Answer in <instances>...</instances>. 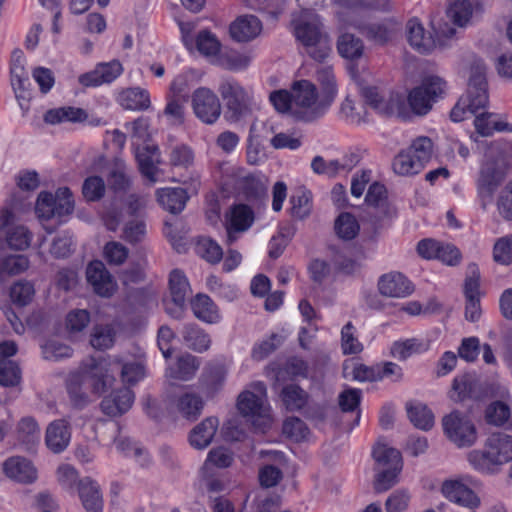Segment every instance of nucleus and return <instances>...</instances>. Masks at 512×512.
I'll use <instances>...</instances> for the list:
<instances>
[{
	"label": "nucleus",
	"mask_w": 512,
	"mask_h": 512,
	"mask_svg": "<svg viewBox=\"0 0 512 512\" xmlns=\"http://www.w3.org/2000/svg\"><path fill=\"white\" fill-rule=\"evenodd\" d=\"M512 460V436L497 432L485 441L482 450L468 453L469 463L482 473H495L499 467Z\"/></svg>",
	"instance_id": "nucleus-1"
},
{
	"label": "nucleus",
	"mask_w": 512,
	"mask_h": 512,
	"mask_svg": "<svg viewBox=\"0 0 512 512\" xmlns=\"http://www.w3.org/2000/svg\"><path fill=\"white\" fill-rule=\"evenodd\" d=\"M297 40L305 47L307 54L315 61L323 62L331 53V40L322 31V23L318 15L306 9L303 16L294 21Z\"/></svg>",
	"instance_id": "nucleus-2"
},
{
	"label": "nucleus",
	"mask_w": 512,
	"mask_h": 512,
	"mask_svg": "<svg viewBox=\"0 0 512 512\" xmlns=\"http://www.w3.org/2000/svg\"><path fill=\"white\" fill-rule=\"evenodd\" d=\"M488 103V91L486 81V67L481 62H476L471 67V74L468 83L467 94L461 97L450 112L451 120L460 122L473 115Z\"/></svg>",
	"instance_id": "nucleus-3"
},
{
	"label": "nucleus",
	"mask_w": 512,
	"mask_h": 512,
	"mask_svg": "<svg viewBox=\"0 0 512 512\" xmlns=\"http://www.w3.org/2000/svg\"><path fill=\"white\" fill-rule=\"evenodd\" d=\"M292 116L299 121L313 122L322 117L329 108V102L318 100L317 89L308 80H300L292 86Z\"/></svg>",
	"instance_id": "nucleus-4"
},
{
	"label": "nucleus",
	"mask_w": 512,
	"mask_h": 512,
	"mask_svg": "<svg viewBox=\"0 0 512 512\" xmlns=\"http://www.w3.org/2000/svg\"><path fill=\"white\" fill-rule=\"evenodd\" d=\"M472 15V5L468 0H455L447 8L445 16L432 21L434 33L442 48L448 47L457 33V27H464Z\"/></svg>",
	"instance_id": "nucleus-5"
},
{
	"label": "nucleus",
	"mask_w": 512,
	"mask_h": 512,
	"mask_svg": "<svg viewBox=\"0 0 512 512\" xmlns=\"http://www.w3.org/2000/svg\"><path fill=\"white\" fill-rule=\"evenodd\" d=\"M73 211L74 200L67 187L59 188L55 195L41 192L35 206L37 217L42 222L57 219L56 226L62 222L61 218L72 214Z\"/></svg>",
	"instance_id": "nucleus-6"
},
{
	"label": "nucleus",
	"mask_w": 512,
	"mask_h": 512,
	"mask_svg": "<svg viewBox=\"0 0 512 512\" xmlns=\"http://www.w3.org/2000/svg\"><path fill=\"white\" fill-rule=\"evenodd\" d=\"M252 388L254 391L240 393L237 407L243 416L255 418L253 424L264 431L271 421L266 403V386L263 382H256L252 384Z\"/></svg>",
	"instance_id": "nucleus-7"
},
{
	"label": "nucleus",
	"mask_w": 512,
	"mask_h": 512,
	"mask_svg": "<svg viewBox=\"0 0 512 512\" xmlns=\"http://www.w3.org/2000/svg\"><path fill=\"white\" fill-rule=\"evenodd\" d=\"M222 99L226 102V118L230 123H237L250 114V96L235 79H224L218 87Z\"/></svg>",
	"instance_id": "nucleus-8"
},
{
	"label": "nucleus",
	"mask_w": 512,
	"mask_h": 512,
	"mask_svg": "<svg viewBox=\"0 0 512 512\" xmlns=\"http://www.w3.org/2000/svg\"><path fill=\"white\" fill-rule=\"evenodd\" d=\"M446 82L439 76H427L420 86L412 89L408 95L411 110L417 115L427 114L432 103L445 93Z\"/></svg>",
	"instance_id": "nucleus-9"
},
{
	"label": "nucleus",
	"mask_w": 512,
	"mask_h": 512,
	"mask_svg": "<svg viewBox=\"0 0 512 512\" xmlns=\"http://www.w3.org/2000/svg\"><path fill=\"white\" fill-rule=\"evenodd\" d=\"M442 426L448 439L458 447H470L477 440L475 425L459 411H452L444 416Z\"/></svg>",
	"instance_id": "nucleus-10"
},
{
	"label": "nucleus",
	"mask_w": 512,
	"mask_h": 512,
	"mask_svg": "<svg viewBox=\"0 0 512 512\" xmlns=\"http://www.w3.org/2000/svg\"><path fill=\"white\" fill-rule=\"evenodd\" d=\"M115 363L116 360L108 361L105 358H91L82 365L80 372L93 394L100 396L114 384L115 378L110 371V367L114 366Z\"/></svg>",
	"instance_id": "nucleus-11"
},
{
	"label": "nucleus",
	"mask_w": 512,
	"mask_h": 512,
	"mask_svg": "<svg viewBox=\"0 0 512 512\" xmlns=\"http://www.w3.org/2000/svg\"><path fill=\"white\" fill-rule=\"evenodd\" d=\"M506 177L505 165L496 159H487L481 165L477 179V192L482 199L483 208L486 207V200L490 202L494 193Z\"/></svg>",
	"instance_id": "nucleus-12"
},
{
	"label": "nucleus",
	"mask_w": 512,
	"mask_h": 512,
	"mask_svg": "<svg viewBox=\"0 0 512 512\" xmlns=\"http://www.w3.org/2000/svg\"><path fill=\"white\" fill-rule=\"evenodd\" d=\"M191 105L195 116L204 124H214L222 113L218 96L206 87H199L192 93Z\"/></svg>",
	"instance_id": "nucleus-13"
},
{
	"label": "nucleus",
	"mask_w": 512,
	"mask_h": 512,
	"mask_svg": "<svg viewBox=\"0 0 512 512\" xmlns=\"http://www.w3.org/2000/svg\"><path fill=\"white\" fill-rule=\"evenodd\" d=\"M358 29L369 41L383 46L393 42L401 33L402 21L397 17H388L379 22L359 25Z\"/></svg>",
	"instance_id": "nucleus-14"
},
{
	"label": "nucleus",
	"mask_w": 512,
	"mask_h": 512,
	"mask_svg": "<svg viewBox=\"0 0 512 512\" xmlns=\"http://www.w3.org/2000/svg\"><path fill=\"white\" fill-rule=\"evenodd\" d=\"M361 94L366 104L380 114L391 115L401 112V98L397 94L393 95L377 86H364L361 89Z\"/></svg>",
	"instance_id": "nucleus-15"
},
{
	"label": "nucleus",
	"mask_w": 512,
	"mask_h": 512,
	"mask_svg": "<svg viewBox=\"0 0 512 512\" xmlns=\"http://www.w3.org/2000/svg\"><path fill=\"white\" fill-rule=\"evenodd\" d=\"M8 228L6 240L11 249L24 250L29 247L32 234L24 225L16 224V216L9 208L0 211V230Z\"/></svg>",
	"instance_id": "nucleus-16"
},
{
	"label": "nucleus",
	"mask_w": 512,
	"mask_h": 512,
	"mask_svg": "<svg viewBox=\"0 0 512 512\" xmlns=\"http://www.w3.org/2000/svg\"><path fill=\"white\" fill-rule=\"evenodd\" d=\"M86 278L94 292L101 297H111L117 289L116 281L101 261L95 260L88 264Z\"/></svg>",
	"instance_id": "nucleus-17"
},
{
	"label": "nucleus",
	"mask_w": 512,
	"mask_h": 512,
	"mask_svg": "<svg viewBox=\"0 0 512 512\" xmlns=\"http://www.w3.org/2000/svg\"><path fill=\"white\" fill-rule=\"evenodd\" d=\"M406 36L409 45L421 54L432 52L436 47H440L438 37L435 38L426 32L423 24L417 19L412 18L406 23Z\"/></svg>",
	"instance_id": "nucleus-18"
},
{
	"label": "nucleus",
	"mask_w": 512,
	"mask_h": 512,
	"mask_svg": "<svg viewBox=\"0 0 512 512\" xmlns=\"http://www.w3.org/2000/svg\"><path fill=\"white\" fill-rule=\"evenodd\" d=\"M134 398L133 391L123 387L105 396L100 403V409L109 417H119L132 407Z\"/></svg>",
	"instance_id": "nucleus-19"
},
{
	"label": "nucleus",
	"mask_w": 512,
	"mask_h": 512,
	"mask_svg": "<svg viewBox=\"0 0 512 512\" xmlns=\"http://www.w3.org/2000/svg\"><path fill=\"white\" fill-rule=\"evenodd\" d=\"M253 221V211L247 205L238 204L231 207L225 221L228 242L233 243L236 240L235 233L248 230Z\"/></svg>",
	"instance_id": "nucleus-20"
},
{
	"label": "nucleus",
	"mask_w": 512,
	"mask_h": 512,
	"mask_svg": "<svg viewBox=\"0 0 512 512\" xmlns=\"http://www.w3.org/2000/svg\"><path fill=\"white\" fill-rule=\"evenodd\" d=\"M442 494L451 502L474 509L480 505V498L459 480H446L441 487Z\"/></svg>",
	"instance_id": "nucleus-21"
},
{
	"label": "nucleus",
	"mask_w": 512,
	"mask_h": 512,
	"mask_svg": "<svg viewBox=\"0 0 512 512\" xmlns=\"http://www.w3.org/2000/svg\"><path fill=\"white\" fill-rule=\"evenodd\" d=\"M3 471L8 478L24 484L33 483L37 479L36 468L22 456H12L5 460Z\"/></svg>",
	"instance_id": "nucleus-22"
},
{
	"label": "nucleus",
	"mask_w": 512,
	"mask_h": 512,
	"mask_svg": "<svg viewBox=\"0 0 512 512\" xmlns=\"http://www.w3.org/2000/svg\"><path fill=\"white\" fill-rule=\"evenodd\" d=\"M122 71V65L117 60H113L108 63H101L98 64L93 71L82 74L79 77V82L83 86L87 87L111 83L122 73Z\"/></svg>",
	"instance_id": "nucleus-23"
},
{
	"label": "nucleus",
	"mask_w": 512,
	"mask_h": 512,
	"mask_svg": "<svg viewBox=\"0 0 512 512\" xmlns=\"http://www.w3.org/2000/svg\"><path fill=\"white\" fill-rule=\"evenodd\" d=\"M378 288L382 295L395 298L407 297L414 290L411 282L399 272L383 275L378 282Z\"/></svg>",
	"instance_id": "nucleus-24"
},
{
	"label": "nucleus",
	"mask_w": 512,
	"mask_h": 512,
	"mask_svg": "<svg viewBox=\"0 0 512 512\" xmlns=\"http://www.w3.org/2000/svg\"><path fill=\"white\" fill-rule=\"evenodd\" d=\"M71 428L65 419H58L51 422L45 434V442L47 447L54 453L64 451L70 443Z\"/></svg>",
	"instance_id": "nucleus-25"
},
{
	"label": "nucleus",
	"mask_w": 512,
	"mask_h": 512,
	"mask_svg": "<svg viewBox=\"0 0 512 512\" xmlns=\"http://www.w3.org/2000/svg\"><path fill=\"white\" fill-rule=\"evenodd\" d=\"M135 156L138 162L141 174L152 183L156 182L157 165L160 164V152L157 146L146 144L143 147H137Z\"/></svg>",
	"instance_id": "nucleus-26"
},
{
	"label": "nucleus",
	"mask_w": 512,
	"mask_h": 512,
	"mask_svg": "<svg viewBox=\"0 0 512 512\" xmlns=\"http://www.w3.org/2000/svg\"><path fill=\"white\" fill-rule=\"evenodd\" d=\"M229 31L231 37L237 42H248L261 33L262 23L254 15H243L230 25Z\"/></svg>",
	"instance_id": "nucleus-27"
},
{
	"label": "nucleus",
	"mask_w": 512,
	"mask_h": 512,
	"mask_svg": "<svg viewBox=\"0 0 512 512\" xmlns=\"http://www.w3.org/2000/svg\"><path fill=\"white\" fill-rule=\"evenodd\" d=\"M217 417H207L197 424L189 433V443L195 449L203 450L208 447L218 430Z\"/></svg>",
	"instance_id": "nucleus-28"
},
{
	"label": "nucleus",
	"mask_w": 512,
	"mask_h": 512,
	"mask_svg": "<svg viewBox=\"0 0 512 512\" xmlns=\"http://www.w3.org/2000/svg\"><path fill=\"white\" fill-rule=\"evenodd\" d=\"M169 290L172 303L176 305L175 317L179 319L183 313L186 297L190 293L189 282L181 270L174 269L171 271L169 276Z\"/></svg>",
	"instance_id": "nucleus-29"
},
{
	"label": "nucleus",
	"mask_w": 512,
	"mask_h": 512,
	"mask_svg": "<svg viewBox=\"0 0 512 512\" xmlns=\"http://www.w3.org/2000/svg\"><path fill=\"white\" fill-rule=\"evenodd\" d=\"M78 493L87 512H102L103 498L99 485L89 477L78 481Z\"/></svg>",
	"instance_id": "nucleus-30"
},
{
	"label": "nucleus",
	"mask_w": 512,
	"mask_h": 512,
	"mask_svg": "<svg viewBox=\"0 0 512 512\" xmlns=\"http://www.w3.org/2000/svg\"><path fill=\"white\" fill-rule=\"evenodd\" d=\"M159 204L172 214L181 212L188 200L186 191L182 188H161L156 191Z\"/></svg>",
	"instance_id": "nucleus-31"
},
{
	"label": "nucleus",
	"mask_w": 512,
	"mask_h": 512,
	"mask_svg": "<svg viewBox=\"0 0 512 512\" xmlns=\"http://www.w3.org/2000/svg\"><path fill=\"white\" fill-rule=\"evenodd\" d=\"M199 367L198 359L186 353L178 357L176 363L167 369L166 376L171 379L188 381L194 377Z\"/></svg>",
	"instance_id": "nucleus-32"
},
{
	"label": "nucleus",
	"mask_w": 512,
	"mask_h": 512,
	"mask_svg": "<svg viewBox=\"0 0 512 512\" xmlns=\"http://www.w3.org/2000/svg\"><path fill=\"white\" fill-rule=\"evenodd\" d=\"M203 408L204 401L202 397L196 393H184L176 400V410L178 414L189 421L197 420L202 414Z\"/></svg>",
	"instance_id": "nucleus-33"
},
{
	"label": "nucleus",
	"mask_w": 512,
	"mask_h": 512,
	"mask_svg": "<svg viewBox=\"0 0 512 512\" xmlns=\"http://www.w3.org/2000/svg\"><path fill=\"white\" fill-rule=\"evenodd\" d=\"M120 105L127 110H146L150 107L149 93L140 88H128L119 95Z\"/></svg>",
	"instance_id": "nucleus-34"
},
{
	"label": "nucleus",
	"mask_w": 512,
	"mask_h": 512,
	"mask_svg": "<svg viewBox=\"0 0 512 512\" xmlns=\"http://www.w3.org/2000/svg\"><path fill=\"white\" fill-rule=\"evenodd\" d=\"M87 118L88 115L85 110L71 106L50 109L44 114V121L52 125L66 121L83 122Z\"/></svg>",
	"instance_id": "nucleus-35"
},
{
	"label": "nucleus",
	"mask_w": 512,
	"mask_h": 512,
	"mask_svg": "<svg viewBox=\"0 0 512 512\" xmlns=\"http://www.w3.org/2000/svg\"><path fill=\"white\" fill-rule=\"evenodd\" d=\"M116 341V329L112 324H96L90 333V344L96 350H107Z\"/></svg>",
	"instance_id": "nucleus-36"
},
{
	"label": "nucleus",
	"mask_w": 512,
	"mask_h": 512,
	"mask_svg": "<svg viewBox=\"0 0 512 512\" xmlns=\"http://www.w3.org/2000/svg\"><path fill=\"white\" fill-rule=\"evenodd\" d=\"M182 337L185 345L196 352L206 351L210 347L209 335L196 324H186L182 330Z\"/></svg>",
	"instance_id": "nucleus-37"
},
{
	"label": "nucleus",
	"mask_w": 512,
	"mask_h": 512,
	"mask_svg": "<svg viewBox=\"0 0 512 512\" xmlns=\"http://www.w3.org/2000/svg\"><path fill=\"white\" fill-rule=\"evenodd\" d=\"M224 380L225 372L221 367L209 366L200 377V388L207 397H213L221 389Z\"/></svg>",
	"instance_id": "nucleus-38"
},
{
	"label": "nucleus",
	"mask_w": 512,
	"mask_h": 512,
	"mask_svg": "<svg viewBox=\"0 0 512 512\" xmlns=\"http://www.w3.org/2000/svg\"><path fill=\"white\" fill-rule=\"evenodd\" d=\"M337 50L343 58L356 60L364 53V43L354 34L342 33L337 39Z\"/></svg>",
	"instance_id": "nucleus-39"
},
{
	"label": "nucleus",
	"mask_w": 512,
	"mask_h": 512,
	"mask_svg": "<svg viewBox=\"0 0 512 512\" xmlns=\"http://www.w3.org/2000/svg\"><path fill=\"white\" fill-rule=\"evenodd\" d=\"M16 433L17 439L26 445L27 449H31L40 441V428L33 417H23L17 424Z\"/></svg>",
	"instance_id": "nucleus-40"
},
{
	"label": "nucleus",
	"mask_w": 512,
	"mask_h": 512,
	"mask_svg": "<svg viewBox=\"0 0 512 512\" xmlns=\"http://www.w3.org/2000/svg\"><path fill=\"white\" fill-rule=\"evenodd\" d=\"M86 381L80 371L69 375L66 381L67 392L74 407L83 408L89 402L88 394L83 390Z\"/></svg>",
	"instance_id": "nucleus-41"
},
{
	"label": "nucleus",
	"mask_w": 512,
	"mask_h": 512,
	"mask_svg": "<svg viewBox=\"0 0 512 512\" xmlns=\"http://www.w3.org/2000/svg\"><path fill=\"white\" fill-rule=\"evenodd\" d=\"M392 167L398 175L412 176L418 174L425 166L406 149L395 156Z\"/></svg>",
	"instance_id": "nucleus-42"
},
{
	"label": "nucleus",
	"mask_w": 512,
	"mask_h": 512,
	"mask_svg": "<svg viewBox=\"0 0 512 512\" xmlns=\"http://www.w3.org/2000/svg\"><path fill=\"white\" fill-rule=\"evenodd\" d=\"M191 308L196 318L207 323L218 320V310L213 301L203 294H198L191 302Z\"/></svg>",
	"instance_id": "nucleus-43"
},
{
	"label": "nucleus",
	"mask_w": 512,
	"mask_h": 512,
	"mask_svg": "<svg viewBox=\"0 0 512 512\" xmlns=\"http://www.w3.org/2000/svg\"><path fill=\"white\" fill-rule=\"evenodd\" d=\"M428 347L427 342L417 338H410L396 341L391 347V354L399 360H406L414 354L427 351Z\"/></svg>",
	"instance_id": "nucleus-44"
},
{
	"label": "nucleus",
	"mask_w": 512,
	"mask_h": 512,
	"mask_svg": "<svg viewBox=\"0 0 512 512\" xmlns=\"http://www.w3.org/2000/svg\"><path fill=\"white\" fill-rule=\"evenodd\" d=\"M29 267V260L24 255H11L0 259V281L18 275Z\"/></svg>",
	"instance_id": "nucleus-45"
},
{
	"label": "nucleus",
	"mask_w": 512,
	"mask_h": 512,
	"mask_svg": "<svg viewBox=\"0 0 512 512\" xmlns=\"http://www.w3.org/2000/svg\"><path fill=\"white\" fill-rule=\"evenodd\" d=\"M281 398L288 410L297 411L307 404L308 394L300 386L289 384L283 387Z\"/></svg>",
	"instance_id": "nucleus-46"
},
{
	"label": "nucleus",
	"mask_w": 512,
	"mask_h": 512,
	"mask_svg": "<svg viewBox=\"0 0 512 512\" xmlns=\"http://www.w3.org/2000/svg\"><path fill=\"white\" fill-rule=\"evenodd\" d=\"M290 212L294 218L305 219L312 211V194L310 191L300 189L290 197Z\"/></svg>",
	"instance_id": "nucleus-47"
},
{
	"label": "nucleus",
	"mask_w": 512,
	"mask_h": 512,
	"mask_svg": "<svg viewBox=\"0 0 512 512\" xmlns=\"http://www.w3.org/2000/svg\"><path fill=\"white\" fill-rule=\"evenodd\" d=\"M334 229L339 238L348 241L358 235L360 226L354 215L343 212L336 218Z\"/></svg>",
	"instance_id": "nucleus-48"
},
{
	"label": "nucleus",
	"mask_w": 512,
	"mask_h": 512,
	"mask_svg": "<svg viewBox=\"0 0 512 512\" xmlns=\"http://www.w3.org/2000/svg\"><path fill=\"white\" fill-rule=\"evenodd\" d=\"M494 118V114L491 113H481L476 116L474 120V125L476 131L481 136L487 137L490 136L493 131H512V125L502 121H496Z\"/></svg>",
	"instance_id": "nucleus-49"
},
{
	"label": "nucleus",
	"mask_w": 512,
	"mask_h": 512,
	"mask_svg": "<svg viewBox=\"0 0 512 512\" xmlns=\"http://www.w3.org/2000/svg\"><path fill=\"white\" fill-rule=\"evenodd\" d=\"M376 463L383 468L402 467L400 452L385 444L378 443L373 450Z\"/></svg>",
	"instance_id": "nucleus-50"
},
{
	"label": "nucleus",
	"mask_w": 512,
	"mask_h": 512,
	"mask_svg": "<svg viewBox=\"0 0 512 512\" xmlns=\"http://www.w3.org/2000/svg\"><path fill=\"white\" fill-rule=\"evenodd\" d=\"M407 413L410 421L419 429L429 430L434 425V415L425 405H409Z\"/></svg>",
	"instance_id": "nucleus-51"
},
{
	"label": "nucleus",
	"mask_w": 512,
	"mask_h": 512,
	"mask_svg": "<svg viewBox=\"0 0 512 512\" xmlns=\"http://www.w3.org/2000/svg\"><path fill=\"white\" fill-rule=\"evenodd\" d=\"M196 253L207 262L216 264L223 257L220 245L211 238L202 237L197 241Z\"/></svg>",
	"instance_id": "nucleus-52"
},
{
	"label": "nucleus",
	"mask_w": 512,
	"mask_h": 512,
	"mask_svg": "<svg viewBox=\"0 0 512 512\" xmlns=\"http://www.w3.org/2000/svg\"><path fill=\"white\" fill-rule=\"evenodd\" d=\"M476 386V380L470 375L456 377L452 384L450 397L454 401H462L468 397H473Z\"/></svg>",
	"instance_id": "nucleus-53"
},
{
	"label": "nucleus",
	"mask_w": 512,
	"mask_h": 512,
	"mask_svg": "<svg viewBox=\"0 0 512 512\" xmlns=\"http://www.w3.org/2000/svg\"><path fill=\"white\" fill-rule=\"evenodd\" d=\"M130 177L126 165L122 161H115L108 175V185L114 191H125L130 186Z\"/></svg>",
	"instance_id": "nucleus-54"
},
{
	"label": "nucleus",
	"mask_w": 512,
	"mask_h": 512,
	"mask_svg": "<svg viewBox=\"0 0 512 512\" xmlns=\"http://www.w3.org/2000/svg\"><path fill=\"white\" fill-rule=\"evenodd\" d=\"M317 80L321 85L322 91L325 94L322 98L325 102L332 104L336 93L337 84L333 69L331 67H323L317 71Z\"/></svg>",
	"instance_id": "nucleus-55"
},
{
	"label": "nucleus",
	"mask_w": 512,
	"mask_h": 512,
	"mask_svg": "<svg viewBox=\"0 0 512 512\" xmlns=\"http://www.w3.org/2000/svg\"><path fill=\"white\" fill-rule=\"evenodd\" d=\"M35 294L34 285L26 280L16 282L10 290L12 301L20 307L28 305Z\"/></svg>",
	"instance_id": "nucleus-56"
},
{
	"label": "nucleus",
	"mask_w": 512,
	"mask_h": 512,
	"mask_svg": "<svg viewBox=\"0 0 512 512\" xmlns=\"http://www.w3.org/2000/svg\"><path fill=\"white\" fill-rule=\"evenodd\" d=\"M339 3L346 8L379 12H389L393 8L392 0H339Z\"/></svg>",
	"instance_id": "nucleus-57"
},
{
	"label": "nucleus",
	"mask_w": 512,
	"mask_h": 512,
	"mask_svg": "<svg viewBox=\"0 0 512 512\" xmlns=\"http://www.w3.org/2000/svg\"><path fill=\"white\" fill-rule=\"evenodd\" d=\"M407 150L425 166L432 158L433 142L426 136H420L413 140Z\"/></svg>",
	"instance_id": "nucleus-58"
},
{
	"label": "nucleus",
	"mask_w": 512,
	"mask_h": 512,
	"mask_svg": "<svg viewBox=\"0 0 512 512\" xmlns=\"http://www.w3.org/2000/svg\"><path fill=\"white\" fill-rule=\"evenodd\" d=\"M234 461L233 453L225 447H217L209 451L204 468L215 466L217 468H228Z\"/></svg>",
	"instance_id": "nucleus-59"
},
{
	"label": "nucleus",
	"mask_w": 512,
	"mask_h": 512,
	"mask_svg": "<svg viewBox=\"0 0 512 512\" xmlns=\"http://www.w3.org/2000/svg\"><path fill=\"white\" fill-rule=\"evenodd\" d=\"M105 183L99 176H90L82 185V194L87 201H98L105 194Z\"/></svg>",
	"instance_id": "nucleus-60"
},
{
	"label": "nucleus",
	"mask_w": 512,
	"mask_h": 512,
	"mask_svg": "<svg viewBox=\"0 0 512 512\" xmlns=\"http://www.w3.org/2000/svg\"><path fill=\"white\" fill-rule=\"evenodd\" d=\"M11 83L18 99H25L26 86L30 84L28 73L25 71L23 63L12 64Z\"/></svg>",
	"instance_id": "nucleus-61"
},
{
	"label": "nucleus",
	"mask_w": 512,
	"mask_h": 512,
	"mask_svg": "<svg viewBox=\"0 0 512 512\" xmlns=\"http://www.w3.org/2000/svg\"><path fill=\"white\" fill-rule=\"evenodd\" d=\"M116 363L114 366L121 367V378L124 383L135 384L145 376V368L141 363L130 362L122 364V362L115 358Z\"/></svg>",
	"instance_id": "nucleus-62"
},
{
	"label": "nucleus",
	"mask_w": 512,
	"mask_h": 512,
	"mask_svg": "<svg viewBox=\"0 0 512 512\" xmlns=\"http://www.w3.org/2000/svg\"><path fill=\"white\" fill-rule=\"evenodd\" d=\"M354 326L348 322L341 330V347L346 355L357 354L363 350V345L354 335Z\"/></svg>",
	"instance_id": "nucleus-63"
},
{
	"label": "nucleus",
	"mask_w": 512,
	"mask_h": 512,
	"mask_svg": "<svg viewBox=\"0 0 512 512\" xmlns=\"http://www.w3.org/2000/svg\"><path fill=\"white\" fill-rule=\"evenodd\" d=\"M104 258L111 265H122L128 258V249L120 242L110 241L104 246Z\"/></svg>",
	"instance_id": "nucleus-64"
}]
</instances>
